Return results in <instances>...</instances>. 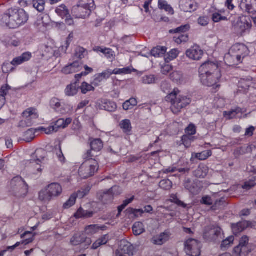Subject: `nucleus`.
I'll use <instances>...</instances> for the list:
<instances>
[{"mask_svg": "<svg viewBox=\"0 0 256 256\" xmlns=\"http://www.w3.org/2000/svg\"><path fill=\"white\" fill-rule=\"evenodd\" d=\"M28 16L22 8H11L3 14L2 22L10 28H16L25 24Z\"/></svg>", "mask_w": 256, "mask_h": 256, "instance_id": "1", "label": "nucleus"}, {"mask_svg": "<svg viewBox=\"0 0 256 256\" xmlns=\"http://www.w3.org/2000/svg\"><path fill=\"white\" fill-rule=\"evenodd\" d=\"M179 93V90L175 88L166 98V101L171 103L170 108L174 114H178L182 109L186 107L191 102L189 98L180 95Z\"/></svg>", "mask_w": 256, "mask_h": 256, "instance_id": "2", "label": "nucleus"}, {"mask_svg": "<svg viewBox=\"0 0 256 256\" xmlns=\"http://www.w3.org/2000/svg\"><path fill=\"white\" fill-rule=\"evenodd\" d=\"M247 51L248 48L244 44L234 45L224 56L225 62L230 66L238 64L242 62V58L246 56Z\"/></svg>", "mask_w": 256, "mask_h": 256, "instance_id": "3", "label": "nucleus"}, {"mask_svg": "<svg viewBox=\"0 0 256 256\" xmlns=\"http://www.w3.org/2000/svg\"><path fill=\"white\" fill-rule=\"evenodd\" d=\"M94 0H80L76 6L73 7L72 14L77 18H85L94 8Z\"/></svg>", "mask_w": 256, "mask_h": 256, "instance_id": "4", "label": "nucleus"}, {"mask_svg": "<svg viewBox=\"0 0 256 256\" xmlns=\"http://www.w3.org/2000/svg\"><path fill=\"white\" fill-rule=\"evenodd\" d=\"M46 156V152L44 150H37L32 155V159L30 160L31 172L32 174L40 176L42 172L44 166L42 163Z\"/></svg>", "mask_w": 256, "mask_h": 256, "instance_id": "5", "label": "nucleus"}, {"mask_svg": "<svg viewBox=\"0 0 256 256\" xmlns=\"http://www.w3.org/2000/svg\"><path fill=\"white\" fill-rule=\"evenodd\" d=\"M98 165L96 160H89L84 161L80 167L78 174L82 178H87L92 176L97 172Z\"/></svg>", "mask_w": 256, "mask_h": 256, "instance_id": "6", "label": "nucleus"}, {"mask_svg": "<svg viewBox=\"0 0 256 256\" xmlns=\"http://www.w3.org/2000/svg\"><path fill=\"white\" fill-rule=\"evenodd\" d=\"M252 25L245 16L238 17L232 24V30L238 36H242L249 32Z\"/></svg>", "mask_w": 256, "mask_h": 256, "instance_id": "7", "label": "nucleus"}, {"mask_svg": "<svg viewBox=\"0 0 256 256\" xmlns=\"http://www.w3.org/2000/svg\"><path fill=\"white\" fill-rule=\"evenodd\" d=\"M13 192L18 196H25L28 192V186L21 177H16L11 182Z\"/></svg>", "mask_w": 256, "mask_h": 256, "instance_id": "8", "label": "nucleus"}, {"mask_svg": "<svg viewBox=\"0 0 256 256\" xmlns=\"http://www.w3.org/2000/svg\"><path fill=\"white\" fill-rule=\"evenodd\" d=\"M24 119L20 122V127L30 126L34 122V120L38 117L37 110L36 108H29L24 111L22 113Z\"/></svg>", "mask_w": 256, "mask_h": 256, "instance_id": "9", "label": "nucleus"}, {"mask_svg": "<svg viewBox=\"0 0 256 256\" xmlns=\"http://www.w3.org/2000/svg\"><path fill=\"white\" fill-rule=\"evenodd\" d=\"M201 244L198 240L190 238L184 244V249L187 254L190 256H199L200 254Z\"/></svg>", "mask_w": 256, "mask_h": 256, "instance_id": "10", "label": "nucleus"}, {"mask_svg": "<svg viewBox=\"0 0 256 256\" xmlns=\"http://www.w3.org/2000/svg\"><path fill=\"white\" fill-rule=\"evenodd\" d=\"M222 74L221 73H214L213 74H208V75H200L201 82L208 86H213L215 88H218L219 85L218 84Z\"/></svg>", "mask_w": 256, "mask_h": 256, "instance_id": "11", "label": "nucleus"}, {"mask_svg": "<svg viewBox=\"0 0 256 256\" xmlns=\"http://www.w3.org/2000/svg\"><path fill=\"white\" fill-rule=\"evenodd\" d=\"M222 233L220 228L210 226L206 227L204 231V237L208 240H216L222 238Z\"/></svg>", "mask_w": 256, "mask_h": 256, "instance_id": "12", "label": "nucleus"}, {"mask_svg": "<svg viewBox=\"0 0 256 256\" xmlns=\"http://www.w3.org/2000/svg\"><path fill=\"white\" fill-rule=\"evenodd\" d=\"M218 194H213L212 196H204L200 200V203L206 206H212L211 209L212 210H216L221 205V203H223L224 200L223 198L218 200Z\"/></svg>", "mask_w": 256, "mask_h": 256, "instance_id": "13", "label": "nucleus"}, {"mask_svg": "<svg viewBox=\"0 0 256 256\" xmlns=\"http://www.w3.org/2000/svg\"><path fill=\"white\" fill-rule=\"evenodd\" d=\"M217 72L221 73L218 64L212 62H206L202 64L199 68L200 75H208Z\"/></svg>", "mask_w": 256, "mask_h": 256, "instance_id": "14", "label": "nucleus"}, {"mask_svg": "<svg viewBox=\"0 0 256 256\" xmlns=\"http://www.w3.org/2000/svg\"><path fill=\"white\" fill-rule=\"evenodd\" d=\"M116 252H118L121 256H124V254H126L128 256H132L135 253V248L130 242L126 240H122Z\"/></svg>", "mask_w": 256, "mask_h": 256, "instance_id": "15", "label": "nucleus"}, {"mask_svg": "<svg viewBox=\"0 0 256 256\" xmlns=\"http://www.w3.org/2000/svg\"><path fill=\"white\" fill-rule=\"evenodd\" d=\"M180 8L184 12H192L198 8V4L194 0H180Z\"/></svg>", "mask_w": 256, "mask_h": 256, "instance_id": "16", "label": "nucleus"}, {"mask_svg": "<svg viewBox=\"0 0 256 256\" xmlns=\"http://www.w3.org/2000/svg\"><path fill=\"white\" fill-rule=\"evenodd\" d=\"M203 54V51L198 45L194 46L186 52V55L188 58L196 60L202 58Z\"/></svg>", "mask_w": 256, "mask_h": 256, "instance_id": "17", "label": "nucleus"}, {"mask_svg": "<svg viewBox=\"0 0 256 256\" xmlns=\"http://www.w3.org/2000/svg\"><path fill=\"white\" fill-rule=\"evenodd\" d=\"M240 7L244 11L254 14L256 12V0H242Z\"/></svg>", "mask_w": 256, "mask_h": 256, "instance_id": "18", "label": "nucleus"}, {"mask_svg": "<svg viewBox=\"0 0 256 256\" xmlns=\"http://www.w3.org/2000/svg\"><path fill=\"white\" fill-rule=\"evenodd\" d=\"M82 68V64L78 61H75L64 67L61 72L64 74H69L77 72Z\"/></svg>", "mask_w": 256, "mask_h": 256, "instance_id": "19", "label": "nucleus"}, {"mask_svg": "<svg viewBox=\"0 0 256 256\" xmlns=\"http://www.w3.org/2000/svg\"><path fill=\"white\" fill-rule=\"evenodd\" d=\"M46 188L53 199L59 197L62 194V188L59 183H51L48 185Z\"/></svg>", "mask_w": 256, "mask_h": 256, "instance_id": "20", "label": "nucleus"}, {"mask_svg": "<svg viewBox=\"0 0 256 256\" xmlns=\"http://www.w3.org/2000/svg\"><path fill=\"white\" fill-rule=\"evenodd\" d=\"M170 234L165 231L158 235L154 236L151 240V242L154 244L161 246L170 239Z\"/></svg>", "mask_w": 256, "mask_h": 256, "instance_id": "21", "label": "nucleus"}, {"mask_svg": "<svg viewBox=\"0 0 256 256\" xmlns=\"http://www.w3.org/2000/svg\"><path fill=\"white\" fill-rule=\"evenodd\" d=\"M113 74V70L109 69L106 70L96 75L92 84L96 86L102 80L108 78Z\"/></svg>", "mask_w": 256, "mask_h": 256, "instance_id": "22", "label": "nucleus"}, {"mask_svg": "<svg viewBox=\"0 0 256 256\" xmlns=\"http://www.w3.org/2000/svg\"><path fill=\"white\" fill-rule=\"evenodd\" d=\"M31 58L32 54L30 52H24L20 56L14 58L12 61V64L13 66H16L28 61Z\"/></svg>", "mask_w": 256, "mask_h": 256, "instance_id": "23", "label": "nucleus"}, {"mask_svg": "<svg viewBox=\"0 0 256 256\" xmlns=\"http://www.w3.org/2000/svg\"><path fill=\"white\" fill-rule=\"evenodd\" d=\"M106 228L105 226H100L98 224H92L86 227L84 230L86 234L93 235L98 233L100 230H104Z\"/></svg>", "mask_w": 256, "mask_h": 256, "instance_id": "24", "label": "nucleus"}, {"mask_svg": "<svg viewBox=\"0 0 256 256\" xmlns=\"http://www.w3.org/2000/svg\"><path fill=\"white\" fill-rule=\"evenodd\" d=\"M212 154V152L210 150H206L198 153L193 152L192 154L190 160L193 161L195 158H197L200 160H204L210 156Z\"/></svg>", "mask_w": 256, "mask_h": 256, "instance_id": "25", "label": "nucleus"}, {"mask_svg": "<svg viewBox=\"0 0 256 256\" xmlns=\"http://www.w3.org/2000/svg\"><path fill=\"white\" fill-rule=\"evenodd\" d=\"M78 91V86L76 82L68 84L65 89V94L68 96H72L77 94Z\"/></svg>", "mask_w": 256, "mask_h": 256, "instance_id": "26", "label": "nucleus"}, {"mask_svg": "<svg viewBox=\"0 0 256 256\" xmlns=\"http://www.w3.org/2000/svg\"><path fill=\"white\" fill-rule=\"evenodd\" d=\"M208 172V168L207 166L202 164L194 171V176L200 178H204Z\"/></svg>", "mask_w": 256, "mask_h": 256, "instance_id": "27", "label": "nucleus"}, {"mask_svg": "<svg viewBox=\"0 0 256 256\" xmlns=\"http://www.w3.org/2000/svg\"><path fill=\"white\" fill-rule=\"evenodd\" d=\"M248 224L246 221L239 222L236 224H232V228L234 234L236 235L242 232L248 226Z\"/></svg>", "mask_w": 256, "mask_h": 256, "instance_id": "28", "label": "nucleus"}, {"mask_svg": "<svg viewBox=\"0 0 256 256\" xmlns=\"http://www.w3.org/2000/svg\"><path fill=\"white\" fill-rule=\"evenodd\" d=\"M38 199L44 202H49L53 199L46 186L39 192Z\"/></svg>", "mask_w": 256, "mask_h": 256, "instance_id": "29", "label": "nucleus"}, {"mask_svg": "<svg viewBox=\"0 0 256 256\" xmlns=\"http://www.w3.org/2000/svg\"><path fill=\"white\" fill-rule=\"evenodd\" d=\"M94 50L96 52L102 53L107 58L111 60H113L115 58L114 52L110 48L97 47Z\"/></svg>", "mask_w": 256, "mask_h": 256, "instance_id": "30", "label": "nucleus"}, {"mask_svg": "<svg viewBox=\"0 0 256 256\" xmlns=\"http://www.w3.org/2000/svg\"><path fill=\"white\" fill-rule=\"evenodd\" d=\"M35 233H33L32 232L26 231L22 234L20 236L24 240L22 241V244L27 245L30 243L32 242L34 239Z\"/></svg>", "mask_w": 256, "mask_h": 256, "instance_id": "31", "label": "nucleus"}, {"mask_svg": "<svg viewBox=\"0 0 256 256\" xmlns=\"http://www.w3.org/2000/svg\"><path fill=\"white\" fill-rule=\"evenodd\" d=\"M72 121L71 118H67L66 120L60 118L56 122L54 126L56 129H57L58 132L60 128H66L72 122Z\"/></svg>", "mask_w": 256, "mask_h": 256, "instance_id": "32", "label": "nucleus"}, {"mask_svg": "<svg viewBox=\"0 0 256 256\" xmlns=\"http://www.w3.org/2000/svg\"><path fill=\"white\" fill-rule=\"evenodd\" d=\"M242 113V112L241 108H236L229 112H224V115L226 118L231 119L236 117L240 118Z\"/></svg>", "mask_w": 256, "mask_h": 256, "instance_id": "33", "label": "nucleus"}, {"mask_svg": "<svg viewBox=\"0 0 256 256\" xmlns=\"http://www.w3.org/2000/svg\"><path fill=\"white\" fill-rule=\"evenodd\" d=\"M94 212L92 211L85 210L82 208H80L74 214V216L76 218H89L92 216Z\"/></svg>", "mask_w": 256, "mask_h": 256, "instance_id": "34", "label": "nucleus"}, {"mask_svg": "<svg viewBox=\"0 0 256 256\" xmlns=\"http://www.w3.org/2000/svg\"><path fill=\"white\" fill-rule=\"evenodd\" d=\"M252 80L250 79H241L238 82V87L240 91L246 92L252 84Z\"/></svg>", "mask_w": 256, "mask_h": 256, "instance_id": "35", "label": "nucleus"}, {"mask_svg": "<svg viewBox=\"0 0 256 256\" xmlns=\"http://www.w3.org/2000/svg\"><path fill=\"white\" fill-rule=\"evenodd\" d=\"M109 240L108 235L106 234L97 240L92 245V249L96 250L100 246L106 244Z\"/></svg>", "mask_w": 256, "mask_h": 256, "instance_id": "36", "label": "nucleus"}, {"mask_svg": "<svg viewBox=\"0 0 256 256\" xmlns=\"http://www.w3.org/2000/svg\"><path fill=\"white\" fill-rule=\"evenodd\" d=\"M158 6L160 10H164L169 14L172 15L174 14V10L173 8L168 2L164 0H159L158 2Z\"/></svg>", "mask_w": 256, "mask_h": 256, "instance_id": "37", "label": "nucleus"}, {"mask_svg": "<svg viewBox=\"0 0 256 256\" xmlns=\"http://www.w3.org/2000/svg\"><path fill=\"white\" fill-rule=\"evenodd\" d=\"M90 146L92 150L96 152H100L103 148L104 144L100 139L96 138L91 140Z\"/></svg>", "mask_w": 256, "mask_h": 256, "instance_id": "38", "label": "nucleus"}, {"mask_svg": "<svg viewBox=\"0 0 256 256\" xmlns=\"http://www.w3.org/2000/svg\"><path fill=\"white\" fill-rule=\"evenodd\" d=\"M132 230L135 236H139L145 232L144 224L142 222H136L132 226Z\"/></svg>", "mask_w": 256, "mask_h": 256, "instance_id": "39", "label": "nucleus"}, {"mask_svg": "<svg viewBox=\"0 0 256 256\" xmlns=\"http://www.w3.org/2000/svg\"><path fill=\"white\" fill-rule=\"evenodd\" d=\"M170 78L174 82L178 84H182L184 81L182 72L177 71L170 74Z\"/></svg>", "mask_w": 256, "mask_h": 256, "instance_id": "40", "label": "nucleus"}, {"mask_svg": "<svg viewBox=\"0 0 256 256\" xmlns=\"http://www.w3.org/2000/svg\"><path fill=\"white\" fill-rule=\"evenodd\" d=\"M36 130L34 128L28 129L24 134V138L22 140L26 142H30L32 141L35 138V132Z\"/></svg>", "mask_w": 256, "mask_h": 256, "instance_id": "41", "label": "nucleus"}, {"mask_svg": "<svg viewBox=\"0 0 256 256\" xmlns=\"http://www.w3.org/2000/svg\"><path fill=\"white\" fill-rule=\"evenodd\" d=\"M84 237L80 234H75L70 239V244L72 246H78L84 242Z\"/></svg>", "mask_w": 256, "mask_h": 256, "instance_id": "42", "label": "nucleus"}, {"mask_svg": "<svg viewBox=\"0 0 256 256\" xmlns=\"http://www.w3.org/2000/svg\"><path fill=\"white\" fill-rule=\"evenodd\" d=\"M166 49L164 46H157L151 50V54L154 57H160L166 52Z\"/></svg>", "mask_w": 256, "mask_h": 256, "instance_id": "43", "label": "nucleus"}, {"mask_svg": "<svg viewBox=\"0 0 256 256\" xmlns=\"http://www.w3.org/2000/svg\"><path fill=\"white\" fill-rule=\"evenodd\" d=\"M196 139V136L188 135H184L182 137V144L186 148H190L192 142H194Z\"/></svg>", "mask_w": 256, "mask_h": 256, "instance_id": "44", "label": "nucleus"}, {"mask_svg": "<svg viewBox=\"0 0 256 256\" xmlns=\"http://www.w3.org/2000/svg\"><path fill=\"white\" fill-rule=\"evenodd\" d=\"M135 70L134 68L131 67H126L122 68H115L113 70V73L114 74H126Z\"/></svg>", "mask_w": 256, "mask_h": 256, "instance_id": "45", "label": "nucleus"}, {"mask_svg": "<svg viewBox=\"0 0 256 256\" xmlns=\"http://www.w3.org/2000/svg\"><path fill=\"white\" fill-rule=\"evenodd\" d=\"M137 104V100L134 98H131L126 101L123 104V108L124 110H131Z\"/></svg>", "mask_w": 256, "mask_h": 256, "instance_id": "46", "label": "nucleus"}, {"mask_svg": "<svg viewBox=\"0 0 256 256\" xmlns=\"http://www.w3.org/2000/svg\"><path fill=\"white\" fill-rule=\"evenodd\" d=\"M54 152L56 154L60 162H65V158L62 154L60 144H58L55 146V148L54 150Z\"/></svg>", "mask_w": 256, "mask_h": 256, "instance_id": "47", "label": "nucleus"}, {"mask_svg": "<svg viewBox=\"0 0 256 256\" xmlns=\"http://www.w3.org/2000/svg\"><path fill=\"white\" fill-rule=\"evenodd\" d=\"M120 127L123 130L124 132H130L132 130L131 123L129 120H122L120 124Z\"/></svg>", "mask_w": 256, "mask_h": 256, "instance_id": "48", "label": "nucleus"}, {"mask_svg": "<svg viewBox=\"0 0 256 256\" xmlns=\"http://www.w3.org/2000/svg\"><path fill=\"white\" fill-rule=\"evenodd\" d=\"M56 13L62 18L68 14V10L64 5H60L56 10Z\"/></svg>", "mask_w": 256, "mask_h": 256, "instance_id": "49", "label": "nucleus"}, {"mask_svg": "<svg viewBox=\"0 0 256 256\" xmlns=\"http://www.w3.org/2000/svg\"><path fill=\"white\" fill-rule=\"evenodd\" d=\"M80 88L83 94H86L88 92L94 91V88L92 85L86 82H83Z\"/></svg>", "mask_w": 256, "mask_h": 256, "instance_id": "50", "label": "nucleus"}, {"mask_svg": "<svg viewBox=\"0 0 256 256\" xmlns=\"http://www.w3.org/2000/svg\"><path fill=\"white\" fill-rule=\"evenodd\" d=\"M174 42L178 44H180L182 42H186L188 40V35L186 34H179L174 38Z\"/></svg>", "mask_w": 256, "mask_h": 256, "instance_id": "51", "label": "nucleus"}, {"mask_svg": "<svg viewBox=\"0 0 256 256\" xmlns=\"http://www.w3.org/2000/svg\"><path fill=\"white\" fill-rule=\"evenodd\" d=\"M45 2L43 0H34L33 1V6L38 11L41 12L44 9Z\"/></svg>", "mask_w": 256, "mask_h": 256, "instance_id": "52", "label": "nucleus"}, {"mask_svg": "<svg viewBox=\"0 0 256 256\" xmlns=\"http://www.w3.org/2000/svg\"><path fill=\"white\" fill-rule=\"evenodd\" d=\"M160 188L165 190H170L172 186V182L169 180H163L160 182Z\"/></svg>", "mask_w": 256, "mask_h": 256, "instance_id": "53", "label": "nucleus"}, {"mask_svg": "<svg viewBox=\"0 0 256 256\" xmlns=\"http://www.w3.org/2000/svg\"><path fill=\"white\" fill-rule=\"evenodd\" d=\"M76 194H72L66 202L64 204V208H68L74 206L76 202Z\"/></svg>", "mask_w": 256, "mask_h": 256, "instance_id": "54", "label": "nucleus"}, {"mask_svg": "<svg viewBox=\"0 0 256 256\" xmlns=\"http://www.w3.org/2000/svg\"><path fill=\"white\" fill-rule=\"evenodd\" d=\"M179 54V52L177 49L172 50L169 52L168 53V57L166 58V60L168 62L176 58Z\"/></svg>", "mask_w": 256, "mask_h": 256, "instance_id": "55", "label": "nucleus"}, {"mask_svg": "<svg viewBox=\"0 0 256 256\" xmlns=\"http://www.w3.org/2000/svg\"><path fill=\"white\" fill-rule=\"evenodd\" d=\"M142 82L145 84H150L155 82V78L153 75L145 76L142 78Z\"/></svg>", "mask_w": 256, "mask_h": 256, "instance_id": "56", "label": "nucleus"}, {"mask_svg": "<svg viewBox=\"0 0 256 256\" xmlns=\"http://www.w3.org/2000/svg\"><path fill=\"white\" fill-rule=\"evenodd\" d=\"M190 26L188 24L182 26L175 29L171 30H170V33H179L180 32H186L189 30Z\"/></svg>", "mask_w": 256, "mask_h": 256, "instance_id": "57", "label": "nucleus"}, {"mask_svg": "<svg viewBox=\"0 0 256 256\" xmlns=\"http://www.w3.org/2000/svg\"><path fill=\"white\" fill-rule=\"evenodd\" d=\"M12 62L10 63L4 62L2 66V71L4 74H8L14 70Z\"/></svg>", "mask_w": 256, "mask_h": 256, "instance_id": "58", "label": "nucleus"}, {"mask_svg": "<svg viewBox=\"0 0 256 256\" xmlns=\"http://www.w3.org/2000/svg\"><path fill=\"white\" fill-rule=\"evenodd\" d=\"M90 190V188L89 186H86L84 188H82L79 190L76 194V198H83L84 196H86Z\"/></svg>", "mask_w": 256, "mask_h": 256, "instance_id": "59", "label": "nucleus"}, {"mask_svg": "<svg viewBox=\"0 0 256 256\" xmlns=\"http://www.w3.org/2000/svg\"><path fill=\"white\" fill-rule=\"evenodd\" d=\"M86 50L82 47H78L76 48L74 53V56L79 59H82L84 57Z\"/></svg>", "mask_w": 256, "mask_h": 256, "instance_id": "60", "label": "nucleus"}, {"mask_svg": "<svg viewBox=\"0 0 256 256\" xmlns=\"http://www.w3.org/2000/svg\"><path fill=\"white\" fill-rule=\"evenodd\" d=\"M194 184H190V181H188L184 184V187L188 189L191 193L193 194H197L198 192V190L195 188Z\"/></svg>", "mask_w": 256, "mask_h": 256, "instance_id": "61", "label": "nucleus"}, {"mask_svg": "<svg viewBox=\"0 0 256 256\" xmlns=\"http://www.w3.org/2000/svg\"><path fill=\"white\" fill-rule=\"evenodd\" d=\"M50 104L52 108L55 110L56 111L58 112H62L60 110L61 104L60 100L56 98H53L50 102Z\"/></svg>", "mask_w": 256, "mask_h": 256, "instance_id": "62", "label": "nucleus"}, {"mask_svg": "<svg viewBox=\"0 0 256 256\" xmlns=\"http://www.w3.org/2000/svg\"><path fill=\"white\" fill-rule=\"evenodd\" d=\"M186 135L191 136L194 134L196 133V128L193 124H190L186 129Z\"/></svg>", "mask_w": 256, "mask_h": 256, "instance_id": "63", "label": "nucleus"}, {"mask_svg": "<svg viewBox=\"0 0 256 256\" xmlns=\"http://www.w3.org/2000/svg\"><path fill=\"white\" fill-rule=\"evenodd\" d=\"M248 240L249 238L247 236H244L241 238L238 247V248H240V250L241 252L244 250L245 246L248 243Z\"/></svg>", "mask_w": 256, "mask_h": 256, "instance_id": "64", "label": "nucleus"}]
</instances>
